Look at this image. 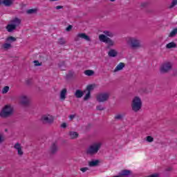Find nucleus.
Segmentation results:
<instances>
[{
    "instance_id": "1",
    "label": "nucleus",
    "mask_w": 177,
    "mask_h": 177,
    "mask_svg": "<svg viewBox=\"0 0 177 177\" xmlns=\"http://www.w3.org/2000/svg\"><path fill=\"white\" fill-rule=\"evenodd\" d=\"M127 42L130 45L132 49H139V48H142L140 39L138 37H129L127 38Z\"/></svg>"
},
{
    "instance_id": "2",
    "label": "nucleus",
    "mask_w": 177,
    "mask_h": 177,
    "mask_svg": "<svg viewBox=\"0 0 177 177\" xmlns=\"http://www.w3.org/2000/svg\"><path fill=\"white\" fill-rule=\"evenodd\" d=\"M102 145L103 144L100 142L93 143L87 149L86 151V154H88L90 156H93L95 154H97V151L100 150V147H102Z\"/></svg>"
},
{
    "instance_id": "3",
    "label": "nucleus",
    "mask_w": 177,
    "mask_h": 177,
    "mask_svg": "<svg viewBox=\"0 0 177 177\" xmlns=\"http://www.w3.org/2000/svg\"><path fill=\"white\" fill-rule=\"evenodd\" d=\"M131 109L135 113H138L142 109V100L139 97H135L131 102Z\"/></svg>"
},
{
    "instance_id": "4",
    "label": "nucleus",
    "mask_w": 177,
    "mask_h": 177,
    "mask_svg": "<svg viewBox=\"0 0 177 177\" xmlns=\"http://www.w3.org/2000/svg\"><path fill=\"white\" fill-rule=\"evenodd\" d=\"M98 38L100 41H101V42H104V44H107L108 49H110V48L115 45V43H114V41H113V39H111L110 37H106L104 35H100Z\"/></svg>"
},
{
    "instance_id": "5",
    "label": "nucleus",
    "mask_w": 177,
    "mask_h": 177,
    "mask_svg": "<svg viewBox=\"0 0 177 177\" xmlns=\"http://www.w3.org/2000/svg\"><path fill=\"white\" fill-rule=\"evenodd\" d=\"M13 114V109L9 105H6L0 113V117L6 118Z\"/></svg>"
},
{
    "instance_id": "6",
    "label": "nucleus",
    "mask_w": 177,
    "mask_h": 177,
    "mask_svg": "<svg viewBox=\"0 0 177 177\" xmlns=\"http://www.w3.org/2000/svg\"><path fill=\"white\" fill-rule=\"evenodd\" d=\"M171 70H172V64L171 62H165L160 68L161 74H167V73H169Z\"/></svg>"
},
{
    "instance_id": "7",
    "label": "nucleus",
    "mask_w": 177,
    "mask_h": 177,
    "mask_svg": "<svg viewBox=\"0 0 177 177\" xmlns=\"http://www.w3.org/2000/svg\"><path fill=\"white\" fill-rule=\"evenodd\" d=\"M110 97V94L109 93H101L97 95L96 99L99 103H103L107 102Z\"/></svg>"
},
{
    "instance_id": "8",
    "label": "nucleus",
    "mask_w": 177,
    "mask_h": 177,
    "mask_svg": "<svg viewBox=\"0 0 177 177\" xmlns=\"http://www.w3.org/2000/svg\"><path fill=\"white\" fill-rule=\"evenodd\" d=\"M80 38H81L82 39H85V41H88V42H91V37H89V36H88L86 33L77 34V36L75 37L74 41L75 42H78V41H80Z\"/></svg>"
},
{
    "instance_id": "9",
    "label": "nucleus",
    "mask_w": 177,
    "mask_h": 177,
    "mask_svg": "<svg viewBox=\"0 0 177 177\" xmlns=\"http://www.w3.org/2000/svg\"><path fill=\"white\" fill-rule=\"evenodd\" d=\"M41 122L44 124H48L49 125H50V124H53V117L50 116V115H43L41 116Z\"/></svg>"
},
{
    "instance_id": "10",
    "label": "nucleus",
    "mask_w": 177,
    "mask_h": 177,
    "mask_svg": "<svg viewBox=\"0 0 177 177\" xmlns=\"http://www.w3.org/2000/svg\"><path fill=\"white\" fill-rule=\"evenodd\" d=\"M57 151H59V145L57 142H53L50 147L49 153L51 156H55L57 153Z\"/></svg>"
},
{
    "instance_id": "11",
    "label": "nucleus",
    "mask_w": 177,
    "mask_h": 177,
    "mask_svg": "<svg viewBox=\"0 0 177 177\" xmlns=\"http://www.w3.org/2000/svg\"><path fill=\"white\" fill-rule=\"evenodd\" d=\"M19 100L21 104H24V106H27L30 103V97H27V95H21L19 97Z\"/></svg>"
},
{
    "instance_id": "12",
    "label": "nucleus",
    "mask_w": 177,
    "mask_h": 177,
    "mask_svg": "<svg viewBox=\"0 0 177 177\" xmlns=\"http://www.w3.org/2000/svg\"><path fill=\"white\" fill-rule=\"evenodd\" d=\"M10 24L12 26H15V28H17L20 24H21V19H19L18 17H15L12 19L11 21H10Z\"/></svg>"
},
{
    "instance_id": "13",
    "label": "nucleus",
    "mask_w": 177,
    "mask_h": 177,
    "mask_svg": "<svg viewBox=\"0 0 177 177\" xmlns=\"http://www.w3.org/2000/svg\"><path fill=\"white\" fill-rule=\"evenodd\" d=\"M14 148L16 149V150H17L19 156H23L24 152H23V150L21 149V145H20V143L17 142L15 145Z\"/></svg>"
},
{
    "instance_id": "14",
    "label": "nucleus",
    "mask_w": 177,
    "mask_h": 177,
    "mask_svg": "<svg viewBox=\"0 0 177 177\" xmlns=\"http://www.w3.org/2000/svg\"><path fill=\"white\" fill-rule=\"evenodd\" d=\"M67 95V88H63L59 94V99L61 100H66V96Z\"/></svg>"
},
{
    "instance_id": "15",
    "label": "nucleus",
    "mask_w": 177,
    "mask_h": 177,
    "mask_svg": "<svg viewBox=\"0 0 177 177\" xmlns=\"http://www.w3.org/2000/svg\"><path fill=\"white\" fill-rule=\"evenodd\" d=\"M17 28L14 25H12V24H9L6 26V29L8 32H13L15 30H16Z\"/></svg>"
},
{
    "instance_id": "16",
    "label": "nucleus",
    "mask_w": 177,
    "mask_h": 177,
    "mask_svg": "<svg viewBox=\"0 0 177 177\" xmlns=\"http://www.w3.org/2000/svg\"><path fill=\"white\" fill-rule=\"evenodd\" d=\"M118 55V52H117V50L114 49H111L108 53V55L109 56V57H115Z\"/></svg>"
},
{
    "instance_id": "17",
    "label": "nucleus",
    "mask_w": 177,
    "mask_h": 177,
    "mask_svg": "<svg viewBox=\"0 0 177 177\" xmlns=\"http://www.w3.org/2000/svg\"><path fill=\"white\" fill-rule=\"evenodd\" d=\"M70 139L74 140L78 138L79 134L75 131H70L68 133Z\"/></svg>"
},
{
    "instance_id": "18",
    "label": "nucleus",
    "mask_w": 177,
    "mask_h": 177,
    "mask_svg": "<svg viewBox=\"0 0 177 177\" xmlns=\"http://www.w3.org/2000/svg\"><path fill=\"white\" fill-rule=\"evenodd\" d=\"M125 67V64L120 62L115 68L114 73H117V71H120L122 70Z\"/></svg>"
},
{
    "instance_id": "19",
    "label": "nucleus",
    "mask_w": 177,
    "mask_h": 177,
    "mask_svg": "<svg viewBox=\"0 0 177 177\" xmlns=\"http://www.w3.org/2000/svg\"><path fill=\"white\" fill-rule=\"evenodd\" d=\"M75 96L77 99L82 97V96H84V91H82V90H76L75 93Z\"/></svg>"
},
{
    "instance_id": "20",
    "label": "nucleus",
    "mask_w": 177,
    "mask_h": 177,
    "mask_svg": "<svg viewBox=\"0 0 177 177\" xmlns=\"http://www.w3.org/2000/svg\"><path fill=\"white\" fill-rule=\"evenodd\" d=\"M3 5L9 7L13 5V0H2Z\"/></svg>"
},
{
    "instance_id": "21",
    "label": "nucleus",
    "mask_w": 177,
    "mask_h": 177,
    "mask_svg": "<svg viewBox=\"0 0 177 177\" xmlns=\"http://www.w3.org/2000/svg\"><path fill=\"white\" fill-rule=\"evenodd\" d=\"M103 34H104V35H105V37H109V38H113V37H114V33L110 30H104Z\"/></svg>"
},
{
    "instance_id": "22",
    "label": "nucleus",
    "mask_w": 177,
    "mask_h": 177,
    "mask_svg": "<svg viewBox=\"0 0 177 177\" xmlns=\"http://www.w3.org/2000/svg\"><path fill=\"white\" fill-rule=\"evenodd\" d=\"M100 161L96 160H92L88 162V166L89 167H97L99 165Z\"/></svg>"
},
{
    "instance_id": "23",
    "label": "nucleus",
    "mask_w": 177,
    "mask_h": 177,
    "mask_svg": "<svg viewBox=\"0 0 177 177\" xmlns=\"http://www.w3.org/2000/svg\"><path fill=\"white\" fill-rule=\"evenodd\" d=\"M6 42H9L10 44H12V42H16L17 39L13 36H10L6 38Z\"/></svg>"
},
{
    "instance_id": "24",
    "label": "nucleus",
    "mask_w": 177,
    "mask_h": 177,
    "mask_svg": "<svg viewBox=\"0 0 177 177\" xmlns=\"http://www.w3.org/2000/svg\"><path fill=\"white\" fill-rule=\"evenodd\" d=\"M167 49H171L172 48H176V43L171 41L166 45Z\"/></svg>"
},
{
    "instance_id": "25",
    "label": "nucleus",
    "mask_w": 177,
    "mask_h": 177,
    "mask_svg": "<svg viewBox=\"0 0 177 177\" xmlns=\"http://www.w3.org/2000/svg\"><path fill=\"white\" fill-rule=\"evenodd\" d=\"M2 48L4 50H8V49L12 48V44L10 43H5L2 45Z\"/></svg>"
},
{
    "instance_id": "26",
    "label": "nucleus",
    "mask_w": 177,
    "mask_h": 177,
    "mask_svg": "<svg viewBox=\"0 0 177 177\" xmlns=\"http://www.w3.org/2000/svg\"><path fill=\"white\" fill-rule=\"evenodd\" d=\"M177 34V28H174L169 35V38H174V37H176Z\"/></svg>"
},
{
    "instance_id": "27",
    "label": "nucleus",
    "mask_w": 177,
    "mask_h": 177,
    "mask_svg": "<svg viewBox=\"0 0 177 177\" xmlns=\"http://www.w3.org/2000/svg\"><path fill=\"white\" fill-rule=\"evenodd\" d=\"M37 8H32V9H29L26 11V13H28V15H34V13H37Z\"/></svg>"
},
{
    "instance_id": "28",
    "label": "nucleus",
    "mask_w": 177,
    "mask_h": 177,
    "mask_svg": "<svg viewBox=\"0 0 177 177\" xmlns=\"http://www.w3.org/2000/svg\"><path fill=\"white\" fill-rule=\"evenodd\" d=\"M84 74L86 75H88V77H91V75H93V74H95V71L92 70H86L84 71Z\"/></svg>"
},
{
    "instance_id": "29",
    "label": "nucleus",
    "mask_w": 177,
    "mask_h": 177,
    "mask_svg": "<svg viewBox=\"0 0 177 177\" xmlns=\"http://www.w3.org/2000/svg\"><path fill=\"white\" fill-rule=\"evenodd\" d=\"M58 44L59 45H65V44H67V41H66V39L64 37H61L58 40Z\"/></svg>"
},
{
    "instance_id": "30",
    "label": "nucleus",
    "mask_w": 177,
    "mask_h": 177,
    "mask_svg": "<svg viewBox=\"0 0 177 177\" xmlns=\"http://www.w3.org/2000/svg\"><path fill=\"white\" fill-rule=\"evenodd\" d=\"M93 89H95V86L92 84H90L86 87V91L88 92H90V93H91V91H93Z\"/></svg>"
},
{
    "instance_id": "31",
    "label": "nucleus",
    "mask_w": 177,
    "mask_h": 177,
    "mask_svg": "<svg viewBox=\"0 0 177 177\" xmlns=\"http://www.w3.org/2000/svg\"><path fill=\"white\" fill-rule=\"evenodd\" d=\"M9 89H10V88L8 86H4L2 90L3 95H5L7 92H9Z\"/></svg>"
},
{
    "instance_id": "32",
    "label": "nucleus",
    "mask_w": 177,
    "mask_h": 177,
    "mask_svg": "<svg viewBox=\"0 0 177 177\" xmlns=\"http://www.w3.org/2000/svg\"><path fill=\"white\" fill-rule=\"evenodd\" d=\"M177 5V0H173L171 2V5L169 6L170 9H172L174 6H176Z\"/></svg>"
},
{
    "instance_id": "33",
    "label": "nucleus",
    "mask_w": 177,
    "mask_h": 177,
    "mask_svg": "<svg viewBox=\"0 0 177 177\" xmlns=\"http://www.w3.org/2000/svg\"><path fill=\"white\" fill-rule=\"evenodd\" d=\"M123 117L122 114H118L115 116V120H122Z\"/></svg>"
},
{
    "instance_id": "34",
    "label": "nucleus",
    "mask_w": 177,
    "mask_h": 177,
    "mask_svg": "<svg viewBox=\"0 0 177 177\" xmlns=\"http://www.w3.org/2000/svg\"><path fill=\"white\" fill-rule=\"evenodd\" d=\"M89 97H91V92H87V93L86 94V95L84 97V100H88V99H89Z\"/></svg>"
},
{
    "instance_id": "35",
    "label": "nucleus",
    "mask_w": 177,
    "mask_h": 177,
    "mask_svg": "<svg viewBox=\"0 0 177 177\" xmlns=\"http://www.w3.org/2000/svg\"><path fill=\"white\" fill-rule=\"evenodd\" d=\"M147 142H153L154 140V138H153V137H151L150 136H148L147 137Z\"/></svg>"
},
{
    "instance_id": "36",
    "label": "nucleus",
    "mask_w": 177,
    "mask_h": 177,
    "mask_svg": "<svg viewBox=\"0 0 177 177\" xmlns=\"http://www.w3.org/2000/svg\"><path fill=\"white\" fill-rule=\"evenodd\" d=\"M96 109H97V110H99L100 111L104 110V108L102 105L97 106Z\"/></svg>"
},
{
    "instance_id": "37",
    "label": "nucleus",
    "mask_w": 177,
    "mask_h": 177,
    "mask_svg": "<svg viewBox=\"0 0 177 177\" xmlns=\"http://www.w3.org/2000/svg\"><path fill=\"white\" fill-rule=\"evenodd\" d=\"M5 142V138L0 133V143H3Z\"/></svg>"
},
{
    "instance_id": "38",
    "label": "nucleus",
    "mask_w": 177,
    "mask_h": 177,
    "mask_svg": "<svg viewBox=\"0 0 177 177\" xmlns=\"http://www.w3.org/2000/svg\"><path fill=\"white\" fill-rule=\"evenodd\" d=\"M89 169V168L88 167H82L80 169V171H82V172H86V171H88Z\"/></svg>"
},
{
    "instance_id": "39",
    "label": "nucleus",
    "mask_w": 177,
    "mask_h": 177,
    "mask_svg": "<svg viewBox=\"0 0 177 177\" xmlns=\"http://www.w3.org/2000/svg\"><path fill=\"white\" fill-rule=\"evenodd\" d=\"M59 67H62V66H66V62L62 61L61 63L58 64Z\"/></svg>"
},
{
    "instance_id": "40",
    "label": "nucleus",
    "mask_w": 177,
    "mask_h": 177,
    "mask_svg": "<svg viewBox=\"0 0 177 177\" xmlns=\"http://www.w3.org/2000/svg\"><path fill=\"white\" fill-rule=\"evenodd\" d=\"M73 28V26H71V25H69L67 28H66V31H71V29Z\"/></svg>"
},
{
    "instance_id": "41",
    "label": "nucleus",
    "mask_w": 177,
    "mask_h": 177,
    "mask_svg": "<svg viewBox=\"0 0 177 177\" xmlns=\"http://www.w3.org/2000/svg\"><path fill=\"white\" fill-rule=\"evenodd\" d=\"M61 128L66 129L67 128V124L66 122H64L61 124Z\"/></svg>"
},
{
    "instance_id": "42",
    "label": "nucleus",
    "mask_w": 177,
    "mask_h": 177,
    "mask_svg": "<svg viewBox=\"0 0 177 177\" xmlns=\"http://www.w3.org/2000/svg\"><path fill=\"white\" fill-rule=\"evenodd\" d=\"M149 177H160V174H152V175L149 176Z\"/></svg>"
},
{
    "instance_id": "43",
    "label": "nucleus",
    "mask_w": 177,
    "mask_h": 177,
    "mask_svg": "<svg viewBox=\"0 0 177 177\" xmlns=\"http://www.w3.org/2000/svg\"><path fill=\"white\" fill-rule=\"evenodd\" d=\"M35 63V66H41V64H39V61H34Z\"/></svg>"
},
{
    "instance_id": "44",
    "label": "nucleus",
    "mask_w": 177,
    "mask_h": 177,
    "mask_svg": "<svg viewBox=\"0 0 177 177\" xmlns=\"http://www.w3.org/2000/svg\"><path fill=\"white\" fill-rule=\"evenodd\" d=\"M55 9H57V10H59V9H63V6H57L55 7Z\"/></svg>"
},
{
    "instance_id": "45",
    "label": "nucleus",
    "mask_w": 177,
    "mask_h": 177,
    "mask_svg": "<svg viewBox=\"0 0 177 177\" xmlns=\"http://www.w3.org/2000/svg\"><path fill=\"white\" fill-rule=\"evenodd\" d=\"M69 118L71 120H73V118H75V115H69Z\"/></svg>"
},
{
    "instance_id": "46",
    "label": "nucleus",
    "mask_w": 177,
    "mask_h": 177,
    "mask_svg": "<svg viewBox=\"0 0 177 177\" xmlns=\"http://www.w3.org/2000/svg\"><path fill=\"white\" fill-rule=\"evenodd\" d=\"M172 169V167H168L166 169V171H169Z\"/></svg>"
},
{
    "instance_id": "47",
    "label": "nucleus",
    "mask_w": 177,
    "mask_h": 177,
    "mask_svg": "<svg viewBox=\"0 0 177 177\" xmlns=\"http://www.w3.org/2000/svg\"><path fill=\"white\" fill-rule=\"evenodd\" d=\"M2 3V1H0V6H1V4Z\"/></svg>"
},
{
    "instance_id": "48",
    "label": "nucleus",
    "mask_w": 177,
    "mask_h": 177,
    "mask_svg": "<svg viewBox=\"0 0 177 177\" xmlns=\"http://www.w3.org/2000/svg\"><path fill=\"white\" fill-rule=\"evenodd\" d=\"M145 7H141L142 9H143Z\"/></svg>"
}]
</instances>
